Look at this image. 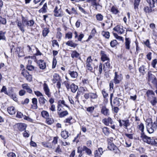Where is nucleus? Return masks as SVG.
<instances>
[{"label": "nucleus", "instance_id": "nucleus-1", "mask_svg": "<svg viewBox=\"0 0 157 157\" xmlns=\"http://www.w3.org/2000/svg\"><path fill=\"white\" fill-rule=\"evenodd\" d=\"M16 23L19 29L22 33H24L25 31L24 29V27L26 26L32 27L33 26L34 23V21L33 20L28 21L26 18L22 17L21 22L17 20Z\"/></svg>", "mask_w": 157, "mask_h": 157}, {"label": "nucleus", "instance_id": "nucleus-2", "mask_svg": "<svg viewBox=\"0 0 157 157\" xmlns=\"http://www.w3.org/2000/svg\"><path fill=\"white\" fill-rule=\"evenodd\" d=\"M92 61L91 56L87 58L86 63V67L88 71L96 75L95 69L96 68H97V67H95L94 69L93 68L92 66L93 64L92 63Z\"/></svg>", "mask_w": 157, "mask_h": 157}, {"label": "nucleus", "instance_id": "nucleus-3", "mask_svg": "<svg viewBox=\"0 0 157 157\" xmlns=\"http://www.w3.org/2000/svg\"><path fill=\"white\" fill-rule=\"evenodd\" d=\"M146 128L148 132L150 134L152 133L157 129V124L156 122H147Z\"/></svg>", "mask_w": 157, "mask_h": 157}, {"label": "nucleus", "instance_id": "nucleus-4", "mask_svg": "<svg viewBox=\"0 0 157 157\" xmlns=\"http://www.w3.org/2000/svg\"><path fill=\"white\" fill-rule=\"evenodd\" d=\"M140 137L144 142L149 144H155V145H157V142H156L154 139H151L150 137L146 136L145 133L141 134Z\"/></svg>", "mask_w": 157, "mask_h": 157}, {"label": "nucleus", "instance_id": "nucleus-5", "mask_svg": "<svg viewBox=\"0 0 157 157\" xmlns=\"http://www.w3.org/2000/svg\"><path fill=\"white\" fill-rule=\"evenodd\" d=\"M100 0H87V2L90 4L91 6L95 8L96 10H98V7H102V6L100 4Z\"/></svg>", "mask_w": 157, "mask_h": 157}, {"label": "nucleus", "instance_id": "nucleus-6", "mask_svg": "<svg viewBox=\"0 0 157 157\" xmlns=\"http://www.w3.org/2000/svg\"><path fill=\"white\" fill-rule=\"evenodd\" d=\"M21 74L28 82H30L32 81V76L29 74L26 70L25 69L22 70Z\"/></svg>", "mask_w": 157, "mask_h": 157}, {"label": "nucleus", "instance_id": "nucleus-7", "mask_svg": "<svg viewBox=\"0 0 157 157\" xmlns=\"http://www.w3.org/2000/svg\"><path fill=\"white\" fill-rule=\"evenodd\" d=\"M118 122L119 123V126L121 127L123 126L125 128H127L128 126H129L130 123L129 120L128 119L126 120H119Z\"/></svg>", "mask_w": 157, "mask_h": 157}, {"label": "nucleus", "instance_id": "nucleus-8", "mask_svg": "<svg viewBox=\"0 0 157 157\" xmlns=\"http://www.w3.org/2000/svg\"><path fill=\"white\" fill-rule=\"evenodd\" d=\"M54 15L57 17H62L63 15V13L62 9L60 8L58 9V7L56 6L54 10Z\"/></svg>", "mask_w": 157, "mask_h": 157}, {"label": "nucleus", "instance_id": "nucleus-9", "mask_svg": "<svg viewBox=\"0 0 157 157\" xmlns=\"http://www.w3.org/2000/svg\"><path fill=\"white\" fill-rule=\"evenodd\" d=\"M147 97V100L150 101L154 97L155 94L154 91L151 90H147L146 94Z\"/></svg>", "mask_w": 157, "mask_h": 157}, {"label": "nucleus", "instance_id": "nucleus-10", "mask_svg": "<svg viewBox=\"0 0 157 157\" xmlns=\"http://www.w3.org/2000/svg\"><path fill=\"white\" fill-rule=\"evenodd\" d=\"M113 30L117 32L118 33L121 34L124 33L125 28L123 29V27L121 25H117L113 28Z\"/></svg>", "mask_w": 157, "mask_h": 157}, {"label": "nucleus", "instance_id": "nucleus-11", "mask_svg": "<svg viewBox=\"0 0 157 157\" xmlns=\"http://www.w3.org/2000/svg\"><path fill=\"white\" fill-rule=\"evenodd\" d=\"M122 77L121 75H118L117 72H115V76L113 79V82L115 84L120 83L122 80Z\"/></svg>", "mask_w": 157, "mask_h": 157}, {"label": "nucleus", "instance_id": "nucleus-12", "mask_svg": "<svg viewBox=\"0 0 157 157\" xmlns=\"http://www.w3.org/2000/svg\"><path fill=\"white\" fill-rule=\"evenodd\" d=\"M100 54L101 60L102 61L104 62L105 61H109V57L108 55L106 54L105 52L101 51Z\"/></svg>", "mask_w": 157, "mask_h": 157}, {"label": "nucleus", "instance_id": "nucleus-13", "mask_svg": "<svg viewBox=\"0 0 157 157\" xmlns=\"http://www.w3.org/2000/svg\"><path fill=\"white\" fill-rule=\"evenodd\" d=\"M43 89L45 92V94L48 97H51V93L50 92L49 89L47 84L44 83L43 85Z\"/></svg>", "mask_w": 157, "mask_h": 157}, {"label": "nucleus", "instance_id": "nucleus-14", "mask_svg": "<svg viewBox=\"0 0 157 157\" xmlns=\"http://www.w3.org/2000/svg\"><path fill=\"white\" fill-rule=\"evenodd\" d=\"M101 113L105 116H109V110L105 106H103L101 109Z\"/></svg>", "mask_w": 157, "mask_h": 157}, {"label": "nucleus", "instance_id": "nucleus-15", "mask_svg": "<svg viewBox=\"0 0 157 157\" xmlns=\"http://www.w3.org/2000/svg\"><path fill=\"white\" fill-rule=\"evenodd\" d=\"M18 129L21 131H22L25 130L27 127L26 124L25 123H20L17 124Z\"/></svg>", "mask_w": 157, "mask_h": 157}, {"label": "nucleus", "instance_id": "nucleus-16", "mask_svg": "<svg viewBox=\"0 0 157 157\" xmlns=\"http://www.w3.org/2000/svg\"><path fill=\"white\" fill-rule=\"evenodd\" d=\"M108 148L111 151H116L117 148L114 144L111 142H108Z\"/></svg>", "mask_w": 157, "mask_h": 157}, {"label": "nucleus", "instance_id": "nucleus-17", "mask_svg": "<svg viewBox=\"0 0 157 157\" xmlns=\"http://www.w3.org/2000/svg\"><path fill=\"white\" fill-rule=\"evenodd\" d=\"M102 121L105 125L107 126L109 125V124H112L113 123L111 118L109 117L107 118L104 119L102 120Z\"/></svg>", "mask_w": 157, "mask_h": 157}, {"label": "nucleus", "instance_id": "nucleus-18", "mask_svg": "<svg viewBox=\"0 0 157 157\" xmlns=\"http://www.w3.org/2000/svg\"><path fill=\"white\" fill-rule=\"evenodd\" d=\"M40 68L41 69H44L46 67V63L43 60H39L38 61Z\"/></svg>", "mask_w": 157, "mask_h": 157}, {"label": "nucleus", "instance_id": "nucleus-19", "mask_svg": "<svg viewBox=\"0 0 157 157\" xmlns=\"http://www.w3.org/2000/svg\"><path fill=\"white\" fill-rule=\"evenodd\" d=\"M71 56L72 58H78L79 59H81L80 57L79 54L76 51H72L71 54Z\"/></svg>", "mask_w": 157, "mask_h": 157}, {"label": "nucleus", "instance_id": "nucleus-20", "mask_svg": "<svg viewBox=\"0 0 157 157\" xmlns=\"http://www.w3.org/2000/svg\"><path fill=\"white\" fill-rule=\"evenodd\" d=\"M22 88L26 90L27 92L29 94H32V90L31 89L30 87L27 84L25 83L23 84L22 85Z\"/></svg>", "mask_w": 157, "mask_h": 157}, {"label": "nucleus", "instance_id": "nucleus-21", "mask_svg": "<svg viewBox=\"0 0 157 157\" xmlns=\"http://www.w3.org/2000/svg\"><path fill=\"white\" fill-rule=\"evenodd\" d=\"M61 105H62L63 106L68 108V106L65 104L64 101L63 100H59L58 102V105H57V111H60L61 109H59V107L61 106Z\"/></svg>", "mask_w": 157, "mask_h": 157}, {"label": "nucleus", "instance_id": "nucleus-22", "mask_svg": "<svg viewBox=\"0 0 157 157\" xmlns=\"http://www.w3.org/2000/svg\"><path fill=\"white\" fill-rule=\"evenodd\" d=\"M139 70L142 75H144L146 73V71L147 70L146 66L145 65H142L139 67Z\"/></svg>", "mask_w": 157, "mask_h": 157}, {"label": "nucleus", "instance_id": "nucleus-23", "mask_svg": "<svg viewBox=\"0 0 157 157\" xmlns=\"http://www.w3.org/2000/svg\"><path fill=\"white\" fill-rule=\"evenodd\" d=\"M103 70L104 71L106 70V68L107 69V70H109L112 68V66H111L110 63L109 61H108L107 62L105 63L104 64Z\"/></svg>", "mask_w": 157, "mask_h": 157}, {"label": "nucleus", "instance_id": "nucleus-24", "mask_svg": "<svg viewBox=\"0 0 157 157\" xmlns=\"http://www.w3.org/2000/svg\"><path fill=\"white\" fill-rule=\"evenodd\" d=\"M131 43L130 39L128 38L125 39V48L126 49L129 50L130 48V44Z\"/></svg>", "mask_w": 157, "mask_h": 157}, {"label": "nucleus", "instance_id": "nucleus-25", "mask_svg": "<svg viewBox=\"0 0 157 157\" xmlns=\"http://www.w3.org/2000/svg\"><path fill=\"white\" fill-rule=\"evenodd\" d=\"M8 113L10 115L14 114L16 112V110L13 106L8 107L7 109Z\"/></svg>", "mask_w": 157, "mask_h": 157}, {"label": "nucleus", "instance_id": "nucleus-26", "mask_svg": "<svg viewBox=\"0 0 157 157\" xmlns=\"http://www.w3.org/2000/svg\"><path fill=\"white\" fill-rule=\"evenodd\" d=\"M61 135L63 138L64 139H66L69 136V133L66 130H65L64 131H63L61 132Z\"/></svg>", "mask_w": 157, "mask_h": 157}, {"label": "nucleus", "instance_id": "nucleus-27", "mask_svg": "<svg viewBox=\"0 0 157 157\" xmlns=\"http://www.w3.org/2000/svg\"><path fill=\"white\" fill-rule=\"evenodd\" d=\"M68 73L73 78H77L78 75V74L77 72L74 71L69 70L68 71Z\"/></svg>", "mask_w": 157, "mask_h": 157}, {"label": "nucleus", "instance_id": "nucleus-28", "mask_svg": "<svg viewBox=\"0 0 157 157\" xmlns=\"http://www.w3.org/2000/svg\"><path fill=\"white\" fill-rule=\"evenodd\" d=\"M70 87L71 91L73 93H75L78 88V86L74 83L70 85Z\"/></svg>", "mask_w": 157, "mask_h": 157}, {"label": "nucleus", "instance_id": "nucleus-29", "mask_svg": "<svg viewBox=\"0 0 157 157\" xmlns=\"http://www.w3.org/2000/svg\"><path fill=\"white\" fill-rule=\"evenodd\" d=\"M0 92L4 93L5 94L8 95H10V90L8 92L7 91V88L5 86H3L0 91Z\"/></svg>", "mask_w": 157, "mask_h": 157}, {"label": "nucleus", "instance_id": "nucleus-30", "mask_svg": "<svg viewBox=\"0 0 157 157\" xmlns=\"http://www.w3.org/2000/svg\"><path fill=\"white\" fill-rule=\"evenodd\" d=\"M66 45L75 48L78 45V44L74 43L72 41H68L66 43Z\"/></svg>", "mask_w": 157, "mask_h": 157}, {"label": "nucleus", "instance_id": "nucleus-31", "mask_svg": "<svg viewBox=\"0 0 157 157\" xmlns=\"http://www.w3.org/2000/svg\"><path fill=\"white\" fill-rule=\"evenodd\" d=\"M120 100L121 101V99L117 97L113 101V104L115 105L114 106H120Z\"/></svg>", "mask_w": 157, "mask_h": 157}, {"label": "nucleus", "instance_id": "nucleus-32", "mask_svg": "<svg viewBox=\"0 0 157 157\" xmlns=\"http://www.w3.org/2000/svg\"><path fill=\"white\" fill-rule=\"evenodd\" d=\"M148 80L149 82H151L152 81L156 78L155 76L152 75L151 71H149L148 73Z\"/></svg>", "mask_w": 157, "mask_h": 157}, {"label": "nucleus", "instance_id": "nucleus-33", "mask_svg": "<svg viewBox=\"0 0 157 157\" xmlns=\"http://www.w3.org/2000/svg\"><path fill=\"white\" fill-rule=\"evenodd\" d=\"M82 151H85L86 152L88 155H90L92 154V151L89 148H88L86 146H83L82 148Z\"/></svg>", "mask_w": 157, "mask_h": 157}, {"label": "nucleus", "instance_id": "nucleus-34", "mask_svg": "<svg viewBox=\"0 0 157 157\" xmlns=\"http://www.w3.org/2000/svg\"><path fill=\"white\" fill-rule=\"evenodd\" d=\"M13 90V88H10V95H8L9 96L13 99L15 101H17V98L16 97V95L15 94H12L11 93V91Z\"/></svg>", "mask_w": 157, "mask_h": 157}, {"label": "nucleus", "instance_id": "nucleus-35", "mask_svg": "<svg viewBox=\"0 0 157 157\" xmlns=\"http://www.w3.org/2000/svg\"><path fill=\"white\" fill-rule=\"evenodd\" d=\"M58 111V113L60 117H63L68 114V112L66 110L62 111L60 113Z\"/></svg>", "mask_w": 157, "mask_h": 157}, {"label": "nucleus", "instance_id": "nucleus-36", "mask_svg": "<svg viewBox=\"0 0 157 157\" xmlns=\"http://www.w3.org/2000/svg\"><path fill=\"white\" fill-rule=\"evenodd\" d=\"M50 32L49 29L45 28L42 31V35L44 37H46Z\"/></svg>", "mask_w": 157, "mask_h": 157}, {"label": "nucleus", "instance_id": "nucleus-37", "mask_svg": "<svg viewBox=\"0 0 157 157\" xmlns=\"http://www.w3.org/2000/svg\"><path fill=\"white\" fill-rule=\"evenodd\" d=\"M53 81L54 83L56 82L57 81H59L60 78L59 75L57 74H55L53 75Z\"/></svg>", "mask_w": 157, "mask_h": 157}, {"label": "nucleus", "instance_id": "nucleus-38", "mask_svg": "<svg viewBox=\"0 0 157 157\" xmlns=\"http://www.w3.org/2000/svg\"><path fill=\"white\" fill-rule=\"evenodd\" d=\"M38 100L39 103L43 105L47 101V100L43 96L40 97Z\"/></svg>", "mask_w": 157, "mask_h": 157}, {"label": "nucleus", "instance_id": "nucleus-39", "mask_svg": "<svg viewBox=\"0 0 157 157\" xmlns=\"http://www.w3.org/2000/svg\"><path fill=\"white\" fill-rule=\"evenodd\" d=\"M141 0H134V8L135 10L138 9V6Z\"/></svg>", "mask_w": 157, "mask_h": 157}, {"label": "nucleus", "instance_id": "nucleus-40", "mask_svg": "<svg viewBox=\"0 0 157 157\" xmlns=\"http://www.w3.org/2000/svg\"><path fill=\"white\" fill-rule=\"evenodd\" d=\"M41 114L43 117L46 119L49 117V114L48 112L46 111L43 110L42 111Z\"/></svg>", "mask_w": 157, "mask_h": 157}, {"label": "nucleus", "instance_id": "nucleus-41", "mask_svg": "<svg viewBox=\"0 0 157 157\" xmlns=\"http://www.w3.org/2000/svg\"><path fill=\"white\" fill-rule=\"evenodd\" d=\"M47 8V3H45L43 5V7L42 8L40 9L39 10V12L40 13H45L46 12V10Z\"/></svg>", "mask_w": 157, "mask_h": 157}, {"label": "nucleus", "instance_id": "nucleus-42", "mask_svg": "<svg viewBox=\"0 0 157 157\" xmlns=\"http://www.w3.org/2000/svg\"><path fill=\"white\" fill-rule=\"evenodd\" d=\"M32 102L33 104L34 105L33 107H34V109H37L38 108L37 105V99L35 98H33L32 99Z\"/></svg>", "mask_w": 157, "mask_h": 157}, {"label": "nucleus", "instance_id": "nucleus-43", "mask_svg": "<svg viewBox=\"0 0 157 157\" xmlns=\"http://www.w3.org/2000/svg\"><path fill=\"white\" fill-rule=\"evenodd\" d=\"M42 145L44 147L50 148H52V146L50 143L49 142H43L42 143Z\"/></svg>", "mask_w": 157, "mask_h": 157}, {"label": "nucleus", "instance_id": "nucleus-44", "mask_svg": "<svg viewBox=\"0 0 157 157\" xmlns=\"http://www.w3.org/2000/svg\"><path fill=\"white\" fill-rule=\"evenodd\" d=\"M111 12L115 14H116L119 12V11L114 6H113L111 7Z\"/></svg>", "mask_w": 157, "mask_h": 157}, {"label": "nucleus", "instance_id": "nucleus-45", "mask_svg": "<svg viewBox=\"0 0 157 157\" xmlns=\"http://www.w3.org/2000/svg\"><path fill=\"white\" fill-rule=\"evenodd\" d=\"M102 131L105 135L108 136L109 134V128L107 127L103 128H102Z\"/></svg>", "mask_w": 157, "mask_h": 157}, {"label": "nucleus", "instance_id": "nucleus-46", "mask_svg": "<svg viewBox=\"0 0 157 157\" xmlns=\"http://www.w3.org/2000/svg\"><path fill=\"white\" fill-rule=\"evenodd\" d=\"M138 128L141 132V134H143V133H144V126L142 123H140V124L138 126Z\"/></svg>", "mask_w": 157, "mask_h": 157}, {"label": "nucleus", "instance_id": "nucleus-47", "mask_svg": "<svg viewBox=\"0 0 157 157\" xmlns=\"http://www.w3.org/2000/svg\"><path fill=\"white\" fill-rule=\"evenodd\" d=\"M153 100H151L149 101L151 104L153 105L154 106L157 103V99L156 97H154L152 98Z\"/></svg>", "mask_w": 157, "mask_h": 157}, {"label": "nucleus", "instance_id": "nucleus-48", "mask_svg": "<svg viewBox=\"0 0 157 157\" xmlns=\"http://www.w3.org/2000/svg\"><path fill=\"white\" fill-rule=\"evenodd\" d=\"M147 2L149 4L151 8H153L155 7L154 4L152 0H146Z\"/></svg>", "mask_w": 157, "mask_h": 157}, {"label": "nucleus", "instance_id": "nucleus-49", "mask_svg": "<svg viewBox=\"0 0 157 157\" xmlns=\"http://www.w3.org/2000/svg\"><path fill=\"white\" fill-rule=\"evenodd\" d=\"M102 66V64L101 63H100L98 67L99 72L98 73V75H101L103 71Z\"/></svg>", "mask_w": 157, "mask_h": 157}, {"label": "nucleus", "instance_id": "nucleus-50", "mask_svg": "<svg viewBox=\"0 0 157 157\" xmlns=\"http://www.w3.org/2000/svg\"><path fill=\"white\" fill-rule=\"evenodd\" d=\"M103 36L106 38H109V33L108 32L103 31L102 33Z\"/></svg>", "mask_w": 157, "mask_h": 157}, {"label": "nucleus", "instance_id": "nucleus-51", "mask_svg": "<svg viewBox=\"0 0 157 157\" xmlns=\"http://www.w3.org/2000/svg\"><path fill=\"white\" fill-rule=\"evenodd\" d=\"M47 123L48 124H53L54 121L53 119L51 118H47L46 120Z\"/></svg>", "mask_w": 157, "mask_h": 157}, {"label": "nucleus", "instance_id": "nucleus-52", "mask_svg": "<svg viewBox=\"0 0 157 157\" xmlns=\"http://www.w3.org/2000/svg\"><path fill=\"white\" fill-rule=\"evenodd\" d=\"M98 98V95L96 93H90V98L91 99H96Z\"/></svg>", "mask_w": 157, "mask_h": 157}, {"label": "nucleus", "instance_id": "nucleus-53", "mask_svg": "<svg viewBox=\"0 0 157 157\" xmlns=\"http://www.w3.org/2000/svg\"><path fill=\"white\" fill-rule=\"evenodd\" d=\"M117 44V41L116 40H114L111 41L110 43V45L111 47H114Z\"/></svg>", "mask_w": 157, "mask_h": 157}, {"label": "nucleus", "instance_id": "nucleus-54", "mask_svg": "<svg viewBox=\"0 0 157 157\" xmlns=\"http://www.w3.org/2000/svg\"><path fill=\"white\" fill-rule=\"evenodd\" d=\"M6 23V21L5 18L2 17L0 16V24L5 25Z\"/></svg>", "mask_w": 157, "mask_h": 157}, {"label": "nucleus", "instance_id": "nucleus-55", "mask_svg": "<svg viewBox=\"0 0 157 157\" xmlns=\"http://www.w3.org/2000/svg\"><path fill=\"white\" fill-rule=\"evenodd\" d=\"M72 37V33L71 32H69L66 34L65 38L68 39H71Z\"/></svg>", "mask_w": 157, "mask_h": 157}, {"label": "nucleus", "instance_id": "nucleus-56", "mask_svg": "<svg viewBox=\"0 0 157 157\" xmlns=\"http://www.w3.org/2000/svg\"><path fill=\"white\" fill-rule=\"evenodd\" d=\"M5 33L3 32L2 31H0V40L1 39L5 40L6 39V37L5 36Z\"/></svg>", "mask_w": 157, "mask_h": 157}, {"label": "nucleus", "instance_id": "nucleus-57", "mask_svg": "<svg viewBox=\"0 0 157 157\" xmlns=\"http://www.w3.org/2000/svg\"><path fill=\"white\" fill-rule=\"evenodd\" d=\"M96 18L98 20L101 21L103 20V16L101 14H98L96 15Z\"/></svg>", "mask_w": 157, "mask_h": 157}, {"label": "nucleus", "instance_id": "nucleus-58", "mask_svg": "<svg viewBox=\"0 0 157 157\" xmlns=\"http://www.w3.org/2000/svg\"><path fill=\"white\" fill-rule=\"evenodd\" d=\"M144 10L146 13H150L152 11V10L151 9H149L148 6L144 7Z\"/></svg>", "mask_w": 157, "mask_h": 157}, {"label": "nucleus", "instance_id": "nucleus-59", "mask_svg": "<svg viewBox=\"0 0 157 157\" xmlns=\"http://www.w3.org/2000/svg\"><path fill=\"white\" fill-rule=\"evenodd\" d=\"M157 63V59H155L152 60L151 64L152 66V67L154 68H155V65Z\"/></svg>", "mask_w": 157, "mask_h": 157}, {"label": "nucleus", "instance_id": "nucleus-60", "mask_svg": "<svg viewBox=\"0 0 157 157\" xmlns=\"http://www.w3.org/2000/svg\"><path fill=\"white\" fill-rule=\"evenodd\" d=\"M26 68L29 71H32L34 69L35 67L33 66L29 65L27 66Z\"/></svg>", "mask_w": 157, "mask_h": 157}, {"label": "nucleus", "instance_id": "nucleus-61", "mask_svg": "<svg viewBox=\"0 0 157 157\" xmlns=\"http://www.w3.org/2000/svg\"><path fill=\"white\" fill-rule=\"evenodd\" d=\"M94 106L89 107L87 108L86 109V110L87 111L90 113L93 112V111L94 110Z\"/></svg>", "mask_w": 157, "mask_h": 157}, {"label": "nucleus", "instance_id": "nucleus-62", "mask_svg": "<svg viewBox=\"0 0 157 157\" xmlns=\"http://www.w3.org/2000/svg\"><path fill=\"white\" fill-rule=\"evenodd\" d=\"M151 82L155 86L156 88L157 89V79L156 78L152 81Z\"/></svg>", "mask_w": 157, "mask_h": 157}, {"label": "nucleus", "instance_id": "nucleus-63", "mask_svg": "<svg viewBox=\"0 0 157 157\" xmlns=\"http://www.w3.org/2000/svg\"><path fill=\"white\" fill-rule=\"evenodd\" d=\"M7 155L8 157H16L15 154L13 152H11L8 153Z\"/></svg>", "mask_w": 157, "mask_h": 157}, {"label": "nucleus", "instance_id": "nucleus-64", "mask_svg": "<svg viewBox=\"0 0 157 157\" xmlns=\"http://www.w3.org/2000/svg\"><path fill=\"white\" fill-rule=\"evenodd\" d=\"M94 153L95 157H100L101 155V154H100L98 150L95 151Z\"/></svg>", "mask_w": 157, "mask_h": 157}]
</instances>
